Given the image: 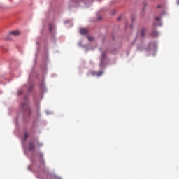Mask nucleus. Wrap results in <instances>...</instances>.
Returning a JSON list of instances; mask_svg holds the SVG:
<instances>
[{
    "instance_id": "39448f33",
    "label": "nucleus",
    "mask_w": 179,
    "mask_h": 179,
    "mask_svg": "<svg viewBox=\"0 0 179 179\" xmlns=\"http://www.w3.org/2000/svg\"><path fill=\"white\" fill-rule=\"evenodd\" d=\"M145 33H146V29L142 28L141 30V37H145Z\"/></svg>"
},
{
    "instance_id": "6e6552de",
    "label": "nucleus",
    "mask_w": 179,
    "mask_h": 179,
    "mask_svg": "<svg viewBox=\"0 0 179 179\" xmlns=\"http://www.w3.org/2000/svg\"><path fill=\"white\" fill-rule=\"evenodd\" d=\"M152 37H157V36H159V32L155 31L154 32L152 33Z\"/></svg>"
},
{
    "instance_id": "423d86ee",
    "label": "nucleus",
    "mask_w": 179,
    "mask_h": 179,
    "mask_svg": "<svg viewBox=\"0 0 179 179\" xmlns=\"http://www.w3.org/2000/svg\"><path fill=\"white\" fill-rule=\"evenodd\" d=\"M10 34H12L13 36H19V34H20V32L19 31H13L10 32Z\"/></svg>"
},
{
    "instance_id": "1a4fd4ad",
    "label": "nucleus",
    "mask_w": 179,
    "mask_h": 179,
    "mask_svg": "<svg viewBox=\"0 0 179 179\" xmlns=\"http://www.w3.org/2000/svg\"><path fill=\"white\" fill-rule=\"evenodd\" d=\"M87 39H88L90 41H93V40H94L93 37H92V36H87Z\"/></svg>"
},
{
    "instance_id": "0eeeda50",
    "label": "nucleus",
    "mask_w": 179,
    "mask_h": 179,
    "mask_svg": "<svg viewBox=\"0 0 179 179\" xmlns=\"http://www.w3.org/2000/svg\"><path fill=\"white\" fill-rule=\"evenodd\" d=\"M49 30L50 33L52 31V30H54V24H49Z\"/></svg>"
},
{
    "instance_id": "f03ea898",
    "label": "nucleus",
    "mask_w": 179,
    "mask_h": 179,
    "mask_svg": "<svg viewBox=\"0 0 179 179\" xmlns=\"http://www.w3.org/2000/svg\"><path fill=\"white\" fill-rule=\"evenodd\" d=\"M103 73H104V72H103V71L93 72L92 75L94 76H98V78H100V76H101V75H103Z\"/></svg>"
},
{
    "instance_id": "f257e3e1",
    "label": "nucleus",
    "mask_w": 179,
    "mask_h": 179,
    "mask_svg": "<svg viewBox=\"0 0 179 179\" xmlns=\"http://www.w3.org/2000/svg\"><path fill=\"white\" fill-rule=\"evenodd\" d=\"M21 108L23 111H30L29 108V99L27 98H25L24 102L21 105Z\"/></svg>"
},
{
    "instance_id": "f8f14e48",
    "label": "nucleus",
    "mask_w": 179,
    "mask_h": 179,
    "mask_svg": "<svg viewBox=\"0 0 179 179\" xmlns=\"http://www.w3.org/2000/svg\"><path fill=\"white\" fill-rule=\"evenodd\" d=\"M157 8H162V6L158 5V6H157Z\"/></svg>"
},
{
    "instance_id": "20e7f679",
    "label": "nucleus",
    "mask_w": 179,
    "mask_h": 179,
    "mask_svg": "<svg viewBox=\"0 0 179 179\" xmlns=\"http://www.w3.org/2000/svg\"><path fill=\"white\" fill-rule=\"evenodd\" d=\"M106 54H107V52H103L101 55V62L103 64V62H104L105 59H106Z\"/></svg>"
},
{
    "instance_id": "9d476101",
    "label": "nucleus",
    "mask_w": 179,
    "mask_h": 179,
    "mask_svg": "<svg viewBox=\"0 0 179 179\" xmlns=\"http://www.w3.org/2000/svg\"><path fill=\"white\" fill-rule=\"evenodd\" d=\"M155 19L157 22H159L160 20V17H157Z\"/></svg>"
},
{
    "instance_id": "9b49d317",
    "label": "nucleus",
    "mask_w": 179,
    "mask_h": 179,
    "mask_svg": "<svg viewBox=\"0 0 179 179\" xmlns=\"http://www.w3.org/2000/svg\"><path fill=\"white\" fill-rule=\"evenodd\" d=\"M22 93H23V92H22V90H18V94H19V95L22 94Z\"/></svg>"
},
{
    "instance_id": "7ed1b4c3",
    "label": "nucleus",
    "mask_w": 179,
    "mask_h": 179,
    "mask_svg": "<svg viewBox=\"0 0 179 179\" xmlns=\"http://www.w3.org/2000/svg\"><path fill=\"white\" fill-rule=\"evenodd\" d=\"M80 34L85 35L87 34V29H80Z\"/></svg>"
}]
</instances>
